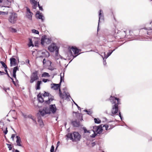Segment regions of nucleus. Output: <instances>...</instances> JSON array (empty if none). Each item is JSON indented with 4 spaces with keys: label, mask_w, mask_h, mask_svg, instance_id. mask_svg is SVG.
<instances>
[{
    "label": "nucleus",
    "mask_w": 152,
    "mask_h": 152,
    "mask_svg": "<svg viewBox=\"0 0 152 152\" xmlns=\"http://www.w3.org/2000/svg\"><path fill=\"white\" fill-rule=\"evenodd\" d=\"M67 137L73 142L79 141L80 138V135L78 132H75L72 134L68 133L66 135Z\"/></svg>",
    "instance_id": "1"
},
{
    "label": "nucleus",
    "mask_w": 152,
    "mask_h": 152,
    "mask_svg": "<svg viewBox=\"0 0 152 152\" xmlns=\"http://www.w3.org/2000/svg\"><path fill=\"white\" fill-rule=\"evenodd\" d=\"M18 20V15L15 13H11L9 16L8 20L9 22L12 24L15 23Z\"/></svg>",
    "instance_id": "2"
},
{
    "label": "nucleus",
    "mask_w": 152,
    "mask_h": 152,
    "mask_svg": "<svg viewBox=\"0 0 152 152\" xmlns=\"http://www.w3.org/2000/svg\"><path fill=\"white\" fill-rule=\"evenodd\" d=\"M38 71H35L32 73L30 76V83H32L35 81L39 79V77L38 75Z\"/></svg>",
    "instance_id": "3"
},
{
    "label": "nucleus",
    "mask_w": 152,
    "mask_h": 152,
    "mask_svg": "<svg viewBox=\"0 0 152 152\" xmlns=\"http://www.w3.org/2000/svg\"><path fill=\"white\" fill-rule=\"evenodd\" d=\"M117 101V103H115V104L113 106L111 112L113 115L116 114L118 112V104H120L119 99L118 98H116Z\"/></svg>",
    "instance_id": "4"
},
{
    "label": "nucleus",
    "mask_w": 152,
    "mask_h": 152,
    "mask_svg": "<svg viewBox=\"0 0 152 152\" xmlns=\"http://www.w3.org/2000/svg\"><path fill=\"white\" fill-rule=\"evenodd\" d=\"M51 38H48L46 35H45L42 37L41 44L42 45H44L45 44H49L51 43Z\"/></svg>",
    "instance_id": "5"
},
{
    "label": "nucleus",
    "mask_w": 152,
    "mask_h": 152,
    "mask_svg": "<svg viewBox=\"0 0 152 152\" xmlns=\"http://www.w3.org/2000/svg\"><path fill=\"white\" fill-rule=\"evenodd\" d=\"M48 50L51 52L55 51L56 54L57 55L58 53V49L56 45L54 43L51 44L48 47Z\"/></svg>",
    "instance_id": "6"
},
{
    "label": "nucleus",
    "mask_w": 152,
    "mask_h": 152,
    "mask_svg": "<svg viewBox=\"0 0 152 152\" xmlns=\"http://www.w3.org/2000/svg\"><path fill=\"white\" fill-rule=\"evenodd\" d=\"M49 110L53 113H55L56 110L55 104H51L49 106Z\"/></svg>",
    "instance_id": "7"
},
{
    "label": "nucleus",
    "mask_w": 152,
    "mask_h": 152,
    "mask_svg": "<svg viewBox=\"0 0 152 152\" xmlns=\"http://www.w3.org/2000/svg\"><path fill=\"white\" fill-rule=\"evenodd\" d=\"M117 48H116L114 49L113 50H109L107 55H106L105 53H104V57H103V59L104 60V58L106 59L107 58L110 56V55L114 51H115V50Z\"/></svg>",
    "instance_id": "8"
},
{
    "label": "nucleus",
    "mask_w": 152,
    "mask_h": 152,
    "mask_svg": "<svg viewBox=\"0 0 152 152\" xmlns=\"http://www.w3.org/2000/svg\"><path fill=\"white\" fill-rule=\"evenodd\" d=\"M42 56H39L40 57H48L50 56V53L48 51L46 50L43 51L41 53Z\"/></svg>",
    "instance_id": "9"
},
{
    "label": "nucleus",
    "mask_w": 152,
    "mask_h": 152,
    "mask_svg": "<svg viewBox=\"0 0 152 152\" xmlns=\"http://www.w3.org/2000/svg\"><path fill=\"white\" fill-rule=\"evenodd\" d=\"M99 23H98V29H97L98 31L99 26V23L100 22V20H103L104 19V16H103V14L102 13V11L101 10H100L99 11Z\"/></svg>",
    "instance_id": "10"
},
{
    "label": "nucleus",
    "mask_w": 152,
    "mask_h": 152,
    "mask_svg": "<svg viewBox=\"0 0 152 152\" xmlns=\"http://www.w3.org/2000/svg\"><path fill=\"white\" fill-rule=\"evenodd\" d=\"M10 66H15L17 64L16 60L15 58H11L10 59Z\"/></svg>",
    "instance_id": "11"
},
{
    "label": "nucleus",
    "mask_w": 152,
    "mask_h": 152,
    "mask_svg": "<svg viewBox=\"0 0 152 152\" xmlns=\"http://www.w3.org/2000/svg\"><path fill=\"white\" fill-rule=\"evenodd\" d=\"M36 17L39 19H40L42 20V22L44 21V19L43 18L44 16L42 15L41 13H40L39 12H37L36 14Z\"/></svg>",
    "instance_id": "12"
},
{
    "label": "nucleus",
    "mask_w": 152,
    "mask_h": 152,
    "mask_svg": "<svg viewBox=\"0 0 152 152\" xmlns=\"http://www.w3.org/2000/svg\"><path fill=\"white\" fill-rule=\"evenodd\" d=\"M53 86H52L51 88L55 90H57L58 89H60V84H53Z\"/></svg>",
    "instance_id": "13"
},
{
    "label": "nucleus",
    "mask_w": 152,
    "mask_h": 152,
    "mask_svg": "<svg viewBox=\"0 0 152 152\" xmlns=\"http://www.w3.org/2000/svg\"><path fill=\"white\" fill-rule=\"evenodd\" d=\"M38 0H30L31 4L33 5V8H36L37 6V1Z\"/></svg>",
    "instance_id": "14"
},
{
    "label": "nucleus",
    "mask_w": 152,
    "mask_h": 152,
    "mask_svg": "<svg viewBox=\"0 0 152 152\" xmlns=\"http://www.w3.org/2000/svg\"><path fill=\"white\" fill-rule=\"evenodd\" d=\"M42 83L41 81H38L36 84L35 89L36 90H39L40 89V85Z\"/></svg>",
    "instance_id": "15"
},
{
    "label": "nucleus",
    "mask_w": 152,
    "mask_h": 152,
    "mask_svg": "<svg viewBox=\"0 0 152 152\" xmlns=\"http://www.w3.org/2000/svg\"><path fill=\"white\" fill-rule=\"evenodd\" d=\"M16 138H17L16 142L17 145L21 146L22 145L20 144L21 140L20 137L18 136H17Z\"/></svg>",
    "instance_id": "16"
},
{
    "label": "nucleus",
    "mask_w": 152,
    "mask_h": 152,
    "mask_svg": "<svg viewBox=\"0 0 152 152\" xmlns=\"http://www.w3.org/2000/svg\"><path fill=\"white\" fill-rule=\"evenodd\" d=\"M72 124L73 126L75 127H78L80 125V122L76 121H72Z\"/></svg>",
    "instance_id": "17"
},
{
    "label": "nucleus",
    "mask_w": 152,
    "mask_h": 152,
    "mask_svg": "<svg viewBox=\"0 0 152 152\" xmlns=\"http://www.w3.org/2000/svg\"><path fill=\"white\" fill-rule=\"evenodd\" d=\"M116 98L114 96H111L110 98V100L112 104H115L116 102Z\"/></svg>",
    "instance_id": "18"
},
{
    "label": "nucleus",
    "mask_w": 152,
    "mask_h": 152,
    "mask_svg": "<svg viewBox=\"0 0 152 152\" xmlns=\"http://www.w3.org/2000/svg\"><path fill=\"white\" fill-rule=\"evenodd\" d=\"M72 49L74 54H78L79 52V50L76 47L74 48V47H72Z\"/></svg>",
    "instance_id": "19"
},
{
    "label": "nucleus",
    "mask_w": 152,
    "mask_h": 152,
    "mask_svg": "<svg viewBox=\"0 0 152 152\" xmlns=\"http://www.w3.org/2000/svg\"><path fill=\"white\" fill-rule=\"evenodd\" d=\"M33 14L32 13H26V16L29 20H32V16Z\"/></svg>",
    "instance_id": "20"
},
{
    "label": "nucleus",
    "mask_w": 152,
    "mask_h": 152,
    "mask_svg": "<svg viewBox=\"0 0 152 152\" xmlns=\"http://www.w3.org/2000/svg\"><path fill=\"white\" fill-rule=\"evenodd\" d=\"M37 97H38V100L40 102L42 103L44 102V100L42 96H39V95L38 94L37 95Z\"/></svg>",
    "instance_id": "21"
},
{
    "label": "nucleus",
    "mask_w": 152,
    "mask_h": 152,
    "mask_svg": "<svg viewBox=\"0 0 152 152\" xmlns=\"http://www.w3.org/2000/svg\"><path fill=\"white\" fill-rule=\"evenodd\" d=\"M53 100V98H48V100H45V103L46 104H50L51 101H52Z\"/></svg>",
    "instance_id": "22"
},
{
    "label": "nucleus",
    "mask_w": 152,
    "mask_h": 152,
    "mask_svg": "<svg viewBox=\"0 0 152 152\" xmlns=\"http://www.w3.org/2000/svg\"><path fill=\"white\" fill-rule=\"evenodd\" d=\"M59 96L60 98L62 99H64L65 98V95L61 93L60 89H59Z\"/></svg>",
    "instance_id": "23"
},
{
    "label": "nucleus",
    "mask_w": 152,
    "mask_h": 152,
    "mask_svg": "<svg viewBox=\"0 0 152 152\" xmlns=\"http://www.w3.org/2000/svg\"><path fill=\"white\" fill-rule=\"evenodd\" d=\"M60 83H59L60 84H61L62 80H64V72H63V73H61L60 74Z\"/></svg>",
    "instance_id": "24"
},
{
    "label": "nucleus",
    "mask_w": 152,
    "mask_h": 152,
    "mask_svg": "<svg viewBox=\"0 0 152 152\" xmlns=\"http://www.w3.org/2000/svg\"><path fill=\"white\" fill-rule=\"evenodd\" d=\"M9 31L12 33H15L17 32V30L12 27H10L9 28Z\"/></svg>",
    "instance_id": "25"
},
{
    "label": "nucleus",
    "mask_w": 152,
    "mask_h": 152,
    "mask_svg": "<svg viewBox=\"0 0 152 152\" xmlns=\"http://www.w3.org/2000/svg\"><path fill=\"white\" fill-rule=\"evenodd\" d=\"M39 112L41 115L42 116H44L45 114H46L45 111V109H43L42 110H40Z\"/></svg>",
    "instance_id": "26"
},
{
    "label": "nucleus",
    "mask_w": 152,
    "mask_h": 152,
    "mask_svg": "<svg viewBox=\"0 0 152 152\" xmlns=\"http://www.w3.org/2000/svg\"><path fill=\"white\" fill-rule=\"evenodd\" d=\"M94 121L95 123L99 124L101 123V120L99 118H94Z\"/></svg>",
    "instance_id": "27"
},
{
    "label": "nucleus",
    "mask_w": 152,
    "mask_h": 152,
    "mask_svg": "<svg viewBox=\"0 0 152 152\" xmlns=\"http://www.w3.org/2000/svg\"><path fill=\"white\" fill-rule=\"evenodd\" d=\"M98 129V130L96 131V132L97 133V134H100L102 132L101 127L100 126Z\"/></svg>",
    "instance_id": "28"
},
{
    "label": "nucleus",
    "mask_w": 152,
    "mask_h": 152,
    "mask_svg": "<svg viewBox=\"0 0 152 152\" xmlns=\"http://www.w3.org/2000/svg\"><path fill=\"white\" fill-rule=\"evenodd\" d=\"M50 75H49V74L47 72H44L42 75V77H49Z\"/></svg>",
    "instance_id": "29"
},
{
    "label": "nucleus",
    "mask_w": 152,
    "mask_h": 152,
    "mask_svg": "<svg viewBox=\"0 0 152 152\" xmlns=\"http://www.w3.org/2000/svg\"><path fill=\"white\" fill-rule=\"evenodd\" d=\"M1 64H2V66L4 67V68L5 69H7V65L5 64L2 61H0V62Z\"/></svg>",
    "instance_id": "30"
},
{
    "label": "nucleus",
    "mask_w": 152,
    "mask_h": 152,
    "mask_svg": "<svg viewBox=\"0 0 152 152\" xmlns=\"http://www.w3.org/2000/svg\"><path fill=\"white\" fill-rule=\"evenodd\" d=\"M99 126H95L93 127V131L94 132H96V131L98 130V129L99 127Z\"/></svg>",
    "instance_id": "31"
},
{
    "label": "nucleus",
    "mask_w": 152,
    "mask_h": 152,
    "mask_svg": "<svg viewBox=\"0 0 152 152\" xmlns=\"http://www.w3.org/2000/svg\"><path fill=\"white\" fill-rule=\"evenodd\" d=\"M18 70H19V68L18 66H15L13 68V72L16 73L17 71Z\"/></svg>",
    "instance_id": "32"
},
{
    "label": "nucleus",
    "mask_w": 152,
    "mask_h": 152,
    "mask_svg": "<svg viewBox=\"0 0 152 152\" xmlns=\"http://www.w3.org/2000/svg\"><path fill=\"white\" fill-rule=\"evenodd\" d=\"M28 118H31L33 121H34L35 122H36L35 119L30 114L28 115Z\"/></svg>",
    "instance_id": "33"
},
{
    "label": "nucleus",
    "mask_w": 152,
    "mask_h": 152,
    "mask_svg": "<svg viewBox=\"0 0 152 152\" xmlns=\"http://www.w3.org/2000/svg\"><path fill=\"white\" fill-rule=\"evenodd\" d=\"M32 33L35 34H39V32L38 31L33 29L32 30Z\"/></svg>",
    "instance_id": "34"
},
{
    "label": "nucleus",
    "mask_w": 152,
    "mask_h": 152,
    "mask_svg": "<svg viewBox=\"0 0 152 152\" xmlns=\"http://www.w3.org/2000/svg\"><path fill=\"white\" fill-rule=\"evenodd\" d=\"M38 122L39 123V124L40 126H42V125H43V121L41 118L38 119Z\"/></svg>",
    "instance_id": "35"
},
{
    "label": "nucleus",
    "mask_w": 152,
    "mask_h": 152,
    "mask_svg": "<svg viewBox=\"0 0 152 152\" xmlns=\"http://www.w3.org/2000/svg\"><path fill=\"white\" fill-rule=\"evenodd\" d=\"M45 113L46 114H50V110H49L48 109L45 108Z\"/></svg>",
    "instance_id": "36"
},
{
    "label": "nucleus",
    "mask_w": 152,
    "mask_h": 152,
    "mask_svg": "<svg viewBox=\"0 0 152 152\" xmlns=\"http://www.w3.org/2000/svg\"><path fill=\"white\" fill-rule=\"evenodd\" d=\"M44 94H43L42 96L44 97L48 96H49V94L48 92L44 91Z\"/></svg>",
    "instance_id": "37"
},
{
    "label": "nucleus",
    "mask_w": 152,
    "mask_h": 152,
    "mask_svg": "<svg viewBox=\"0 0 152 152\" xmlns=\"http://www.w3.org/2000/svg\"><path fill=\"white\" fill-rule=\"evenodd\" d=\"M7 145L8 146V147L9 149V150H12V145L10 144H7Z\"/></svg>",
    "instance_id": "38"
},
{
    "label": "nucleus",
    "mask_w": 152,
    "mask_h": 152,
    "mask_svg": "<svg viewBox=\"0 0 152 152\" xmlns=\"http://www.w3.org/2000/svg\"><path fill=\"white\" fill-rule=\"evenodd\" d=\"M64 93H65V96H66V98H69V97H70V95L68 93H66L65 92H64Z\"/></svg>",
    "instance_id": "39"
},
{
    "label": "nucleus",
    "mask_w": 152,
    "mask_h": 152,
    "mask_svg": "<svg viewBox=\"0 0 152 152\" xmlns=\"http://www.w3.org/2000/svg\"><path fill=\"white\" fill-rule=\"evenodd\" d=\"M54 147L53 145H52L51 147V148L50 150V152H54Z\"/></svg>",
    "instance_id": "40"
},
{
    "label": "nucleus",
    "mask_w": 152,
    "mask_h": 152,
    "mask_svg": "<svg viewBox=\"0 0 152 152\" xmlns=\"http://www.w3.org/2000/svg\"><path fill=\"white\" fill-rule=\"evenodd\" d=\"M84 111H86V112L88 114V115H91L92 114V113L91 112V111H88V110H84Z\"/></svg>",
    "instance_id": "41"
},
{
    "label": "nucleus",
    "mask_w": 152,
    "mask_h": 152,
    "mask_svg": "<svg viewBox=\"0 0 152 152\" xmlns=\"http://www.w3.org/2000/svg\"><path fill=\"white\" fill-rule=\"evenodd\" d=\"M74 104L77 106V107L78 108V109L79 110H81V108L79 107L78 105L72 100Z\"/></svg>",
    "instance_id": "42"
},
{
    "label": "nucleus",
    "mask_w": 152,
    "mask_h": 152,
    "mask_svg": "<svg viewBox=\"0 0 152 152\" xmlns=\"http://www.w3.org/2000/svg\"><path fill=\"white\" fill-rule=\"evenodd\" d=\"M27 12L26 13H32L30 11V10L28 7L26 9Z\"/></svg>",
    "instance_id": "43"
},
{
    "label": "nucleus",
    "mask_w": 152,
    "mask_h": 152,
    "mask_svg": "<svg viewBox=\"0 0 152 152\" xmlns=\"http://www.w3.org/2000/svg\"><path fill=\"white\" fill-rule=\"evenodd\" d=\"M103 127H104L105 128V129L106 130H107L108 129V128L109 127V126L107 125H104L103 126Z\"/></svg>",
    "instance_id": "44"
},
{
    "label": "nucleus",
    "mask_w": 152,
    "mask_h": 152,
    "mask_svg": "<svg viewBox=\"0 0 152 152\" xmlns=\"http://www.w3.org/2000/svg\"><path fill=\"white\" fill-rule=\"evenodd\" d=\"M83 129L84 130V133H89V131H87L86 128L83 127Z\"/></svg>",
    "instance_id": "45"
},
{
    "label": "nucleus",
    "mask_w": 152,
    "mask_h": 152,
    "mask_svg": "<svg viewBox=\"0 0 152 152\" xmlns=\"http://www.w3.org/2000/svg\"><path fill=\"white\" fill-rule=\"evenodd\" d=\"M10 79L12 80V82L16 86H17V84L14 81L13 79L12 78L10 77Z\"/></svg>",
    "instance_id": "46"
},
{
    "label": "nucleus",
    "mask_w": 152,
    "mask_h": 152,
    "mask_svg": "<svg viewBox=\"0 0 152 152\" xmlns=\"http://www.w3.org/2000/svg\"><path fill=\"white\" fill-rule=\"evenodd\" d=\"M96 135V134L95 132H94V133L91 135V137L92 138H94L95 137Z\"/></svg>",
    "instance_id": "47"
},
{
    "label": "nucleus",
    "mask_w": 152,
    "mask_h": 152,
    "mask_svg": "<svg viewBox=\"0 0 152 152\" xmlns=\"http://www.w3.org/2000/svg\"><path fill=\"white\" fill-rule=\"evenodd\" d=\"M38 6L39 7V10L42 11L43 10V8H42V7L40 6L39 4V2H38Z\"/></svg>",
    "instance_id": "48"
},
{
    "label": "nucleus",
    "mask_w": 152,
    "mask_h": 152,
    "mask_svg": "<svg viewBox=\"0 0 152 152\" xmlns=\"http://www.w3.org/2000/svg\"><path fill=\"white\" fill-rule=\"evenodd\" d=\"M48 81H49V80L48 79H42V81L44 83H46Z\"/></svg>",
    "instance_id": "49"
},
{
    "label": "nucleus",
    "mask_w": 152,
    "mask_h": 152,
    "mask_svg": "<svg viewBox=\"0 0 152 152\" xmlns=\"http://www.w3.org/2000/svg\"><path fill=\"white\" fill-rule=\"evenodd\" d=\"M13 77L16 80V73L13 72Z\"/></svg>",
    "instance_id": "50"
},
{
    "label": "nucleus",
    "mask_w": 152,
    "mask_h": 152,
    "mask_svg": "<svg viewBox=\"0 0 152 152\" xmlns=\"http://www.w3.org/2000/svg\"><path fill=\"white\" fill-rule=\"evenodd\" d=\"M5 74V73L3 72L0 71V75H3Z\"/></svg>",
    "instance_id": "51"
},
{
    "label": "nucleus",
    "mask_w": 152,
    "mask_h": 152,
    "mask_svg": "<svg viewBox=\"0 0 152 152\" xmlns=\"http://www.w3.org/2000/svg\"><path fill=\"white\" fill-rule=\"evenodd\" d=\"M29 41H30V45H29V46H33V45L32 44V42L31 39H29Z\"/></svg>",
    "instance_id": "52"
},
{
    "label": "nucleus",
    "mask_w": 152,
    "mask_h": 152,
    "mask_svg": "<svg viewBox=\"0 0 152 152\" xmlns=\"http://www.w3.org/2000/svg\"><path fill=\"white\" fill-rule=\"evenodd\" d=\"M6 129L5 131H4V132L5 134H7V132H8V131H7V127L6 128Z\"/></svg>",
    "instance_id": "53"
},
{
    "label": "nucleus",
    "mask_w": 152,
    "mask_h": 152,
    "mask_svg": "<svg viewBox=\"0 0 152 152\" xmlns=\"http://www.w3.org/2000/svg\"><path fill=\"white\" fill-rule=\"evenodd\" d=\"M15 134H12V135L11 138L13 140H14V138L15 137Z\"/></svg>",
    "instance_id": "54"
},
{
    "label": "nucleus",
    "mask_w": 152,
    "mask_h": 152,
    "mask_svg": "<svg viewBox=\"0 0 152 152\" xmlns=\"http://www.w3.org/2000/svg\"><path fill=\"white\" fill-rule=\"evenodd\" d=\"M46 61L45 59V58L43 59V65H44L45 64V63H46Z\"/></svg>",
    "instance_id": "55"
},
{
    "label": "nucleus",
    "mask_w": 152,
    "mask_h": 152,
    "mask_svg": "<svg viewBox=\"0 0 152 152\" xmlns=\"http://www.w3.org/2000/svg\"><path fill=\"white\" fill-rule=\"evenodd\" d=\"M3 89L5 91V92H7L6 91L7 90H9L10 88H4Z\"/></svg>",
    "instance_id": "56"
},
{
    "label": "nucleus",
    "mask_w": 152,
    "mask_h": 152,
    "mask_svg": "<svg viewBox=\"0 0 152 152\" xmlns=\"http://www.w3.org/2000/svg\"><path fill=\"white\" fill-rule=\"evenodd\" d=\"M23 116L24 117V118H28V115H25L23 114Z\"/></svg>",
    "instance_id": "57"
},
{
    "label": "nucleus",
    "mask_w": 152,
    "mask_h": 152,
    "mask_svg": "<svg viewBox=\"0 0 152 152\" xmlns=\"http://www.w3.org/2000/svg\"><path fill=\"white\" fill-rule=\"evenodd\" d=\"M119 116L120 117V118L121 120H122V117L121 115V112H120L119 111Z\"/></svg>",
    "instance_id": "58"
},
{
    "label": "nucleus",
    "mask_w": 152,
    "mask_h": 152,
    "mask_svg": "<svg viewBox=\"0 0 152 152\" xmlns=\"http://www.w3.org/2000/svg\"><path fill=\"white\" fill-rule=\"evenodd\" d=\"M60 143V142L59 141L58 142L57 144V146H56V150L57 148H58V146L59 145V143Z\"/></svg>",
    "instance_id": "59"
},
{
    "label": "nucleus",
    "mask_w": 152,
    "mask_h": 152,
    "mask_svg": "<svg viewBox=\"0 0 152 152\" xmlns=\"http://www.w3.org/2000/svg\"><path fill=\"white\" fill-rule=\"evenodd\" d=\"M26 63H29V60H28V59H27V60H26Z\"/></svg>",
    "instance_id": "60"
},
{
    "label": "nucleus",
    "mask_w": 152,
    "mask_h": 152,
    "mask_svg": "<svg viewBox=\"0 0 152 152\" xmlns=\"http://www.w3.org/2000/svg\"><path fill=\"white\" fill-rule=\"evenodd\" d=\"M51 71L53 70L54 69L52 68H48Z\"/></svg>",
    "instance_id": "61"
},
{
    "label": "nucleus",
    "mask_w": 152,
    "mask_h": 152,
    "mask_svg": "<svg viewBox=\"0 0 152 152\" xmlns=\"http://www.w3.org/2000/svg\"><path fill=\"white\" fill-rule=\"evenodd\" d=\"M104 60L103 64H104V65H105L106 64V61L105 60L104 61V60Z\"/></svg>",
    "instance_id": "62"
},
{
    "label": "nucleus",
    "mask_w": 152,
    "mask_h": 152,
    "mask_svg": "<svg viewBox=\"0 0 152 152\" xmlns=\"http://www.w3.org/2000/svg\"><path fill=\"white\" fill-rule=\"evenodd\" d=\"M4 13V12H1V11H0V14H3Z\"/></svg>",
    "instance_id": "63"
},
{
    "label": "nucleus",
    "mask_w": 152,
    "mask_h": 152,
    "mask_svg": "<svg viewBox=\"0 0 152 152\" xmlns=\"http://www.w3.org/2000/svg\"><path fill=\"white\" fill-rule=\"evenodd\" d=\"M15 152H20L18 150H15Z\"/></svg>",
    "instance_id": "64"
}]
</instances>
